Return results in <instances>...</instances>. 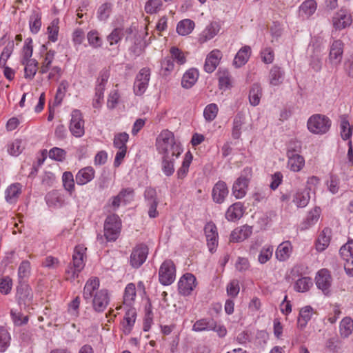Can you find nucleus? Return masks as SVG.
Segmentation results:
<instances>
[{
  "label": "nucleus",
  "mask_w": 353,
  "mask_h": 353,
  "mask_svg": "<svg viewBox=\"0 0 353 353\" xmlns=\"http://www.w3.org/2000/svg\"><path fill=\"white\" fill-rule=\"evenodd\" d=\"M99 279L90 278L87 281L83 291V298L86 303H92L93 310L103 312L110 302L108 292L105 289L99 290Z\"/></svg>",
  "instance_id": "1"
},
{
  "label": "nucleus",
  "mask_w": 353,
  "mask_h": 353,
  "mask_svg": "<svg viewBox=\"0 0 353 353\" xmlns=\"http://www.w3.org/2000/svg\"><path fill=\"white\" fill-rule=\"evenodd\" d=\"M157 150L162 156H175L178 158L182 152L179 143L175 141L173 133L168 130H163L156 140Z\"/></svg>",
  "instance_id": "2"
},
{
  "label": "nucleus",
  "mask_w": 353,
  "mask_h": 353,
  "mask_svg": "<svg viewBox=\"0 0 353 353\" xmlns=\"http://www.w3.org/2000/svg\"><path fill=\"white\" fill-rule=\"evenodd\" d=\"M85 251L86 248L82 245L75 247L72 255V263L65 270L67 280L74 281L83 269L85 266Z\"/></svg>",
  "instance_id": "3"
},
{
  "label": "nucleus",
  "mask_w": 353,
  "mask_h": 353,
  "mask_svg": "<svg viewBox=\"0 0 353 353\" xmlns=\"http://www.w3.org/2000/svg\"><path fill=\"white\" fill-rule=\"evenodd\" d=\"M252 176V169L245 168L242 171L240 176L234 181L232 192L236 199H242L245 196Z\"/></svg>",
  "instance_id": "4"
},
{
  "label": "nucleus",
  "mask_w": 353,
  "mask_h": 353,
  "mask_svg": "<svg viewBox=\"0 0 353 353\" xmlns=\"http://www.w3.org/2000/svg\"><path fill=\"white\" fill-rule=\"evenodd\" d=\"M307 128L313 134H322L326 133L331 125L330 119L320 114L311 116L307 121Z\"/></svg>",
  "instance_id": "5"
},
{
  "label": "nucleus",
  "mask_w": 353,
  "mask_h": 353,
  "mask_svg": "<svg viewBox=\"0 0 353 353\" xmlns=\"http://www.w3.org/2000/svg\"><path fill=\"white\" fill-rule=\"evenodd\" d=\"M121 229V221L118 215H109L104 223V236L108 241L117 239Z\"/></svg>",
  "instance_id": "6"
},
{
  "label": "nucleus",
  "mask_w": 353,
  "mask_h": 353,
  "mask_svg": "<svg viewBox=\"0 0 353 353\" xmlns=\"http://www.w3.org/2000/svg\"><path fill=\"white\" fill-rule=\"evenodd\" d=\"M176 278V268L171 260H165L161 265L159 270V280L163 285L172 284Z\"/></svg>",
  "instance_id": "7"
},
{
  "label": "nucleus",
  "mask_w": 353,
  "mask_h": 353,
  "mask_svg": "<svg viewBox=\"0 0 353 353\" xmlns=\"http://www.w3.org/2000/svg\"><path fill=\"white\" fill-rule=\"evenodd\" d=\"M315 281L316 287L325 295L328 296L330 294L332 278L329 270L321 269L318 271L315 277Z\"/></svg>",
  "instance_id": "8"
},
{
  "label": "nucleus",
  "mask_w": 353,
  "mask_h": 353,
  "mask_svg": "<svg viewBox=\"0 0 353 353\" xmlns=\"http://www.w3.org/2000/svg\"><path fill=\"white\" fill-rule=\"evenodd\" d=\"M150 79V70L148 68L140 70L137 74L134 83V92L136 95L141 96L146 90Z\"/></svg>",
  "instance_id": "9"
},
{
  "label": "nucleus",
  "mask_w": 353,
  "mask_h": 353,
  "mask_svg": "<svg viewBox=\"0 0 353 353\" xmlns=\"http://www.w3.org/2000/svg\"><path fill=\"white\" fill-rule=\"evenodd\" d=\"M69 129L75 137H81L84 134V120L80 110H74L72 112Z\"/></svg>",
  "instance_id": "10"
},
{
  "label": "nucleus",
  "mask_w": 353,
  "mask_h": 353,
  "mask_svg": "<svg viewBox=\"0 0 353 353\" xmlns=\"http://www.w3.org/2000/svg\"><path fill=\"white\" fill-rule=\"evenodd\" d=\"M332 21L334 28L337 30H341L350 26L352 19L349 11L342 8L334 14Z\"/></svg>",
  "instance_id": "11"
},
{
  "label": "nucleus",
  "mask_w": 353,
  "mask_h": 353,
  "mask_svg": "<svg viewBox=\"0 0 353 353\" xmlns=\"http://www.w3.org/2000/svg\"><path fill=\"white\" fill-rule=\"evenodd\" d=\"M340 254L344 260V269L350 276H353V240L348 241L340 249Z\"/></svg>",
  "instance_id": "12"
},
{
  "label": "nucleus",
  "mask_w": 353,
  "mask_h": 353,
  "mask_svg": "<svg viewBox=\"0 0 353 353\" xmlns=\"http://www.w3.org/2000/svg\"><path fill=\"white\" fill-rule=\"evenodd\" d=\"M148 254V248L144 244H139L133 248L131 255L130 263V265L134 268H139L146 260Z\"/></svg>",
  "instance_id": "13"
},
{
  "label": "nucleus",
  "mask_w": 353,
  "mask_h": 353,
  "mask_svg": "<svg viewBox=\"0 0 353 353\" xmlns=\"http://www.w3.org/2000/svg\"><path fill=\"white\" fill-rule=\"evenodd\" d=\"M144 198L148 207V215L150 218H155L159 215L157 207L159 201L157 197L156 190L152 188H148L144 192Z\"/></svg>",
  "instance_id": "14"
},
{
  "label": "nucleus",
  "mask_w": 353,
  "mask_h": 353,
  "mask_svg": "<svg viewBox=\"0 0 353 353\" xmlns=\"http://www.w3.org/2000/svg\"><path fill=\"white\" fill-rule=\"evenodd\" d=\"M179 292L183 296L190 294L196 287V277L190 273L183 275L178 283Z\"/></svg>",
  "instance_id": "15"
},
{
  "label": "nucleus",
  "mask_w": 353,
  "mask_h": 353,
  "mask_svg": "<svg viewBox=\"0 0 353 353\" xmlns=\"http://www.w3.org/2000/svg\"><path fill=\"white\" fill-rule=\"evenodd\" d=\"M343 54V43L341 40H334L330 48L329 62L332 65H338L342 60Z\"/></svg>",
  "instance_id": "16"
},
{
  "label": "nucleus",
  "mask_w": 353,
  "mask_h": 353,
  "mask_svg": "<svg viewBox=\"0 0 353 353\" xmlns=\"http://www.w3.org/2000/svg\"><path fill=\"white\" fill-rule=\"evenodd\" d=\"M207 245L210 252H214L218 245V233L216 227L212 223H208L204 228Z\"/></svg>",
  "instance_id": "17"
},
{
  "label": "nucleus",
  "mask_w": 353,
  "mask_h": 353,
  "mask_svg": "<svg viewBox=\"0 0 353 353\" xmlns=\"http://www.w3.org/2000/svg\"><path fill=\"white\" fill-rule=\"evenodd\" d=\"M94 176V169L91 166H87L77 172L75 176L76 183L79 185H83L92 181Z\"/></svg>",
  "instance_id": "18"
},
{
  "label": "nucleus",
  "mask_w": 353,
  "mask_h": 353,
  "mask_svg": "<svg viewBox=\"0 0 353 353\" xmlns=\"http://www.w3.org/2000/svg\"><path fill=\"white\" fill-rule=\"evenodd\" d=\"M229 191L226 183L224 181H219L212 189V199L216 203H222L228 195Z\"/></svg>",
  "instance_id": "19"
},
{
  "label": "nucleus",
  "mask_w": 353,
  "mask_h": 353,
  "mask_svg": "<svg viewBox=\"0 0 353 353\" xmlns=\"http://www.w3.org/2000/svg\"><path fill=\"white\" fill-rule=\"evenodd\" d=\"M16 297L19 304H24L31 302L33 298V294L31 288L26 283H19L17 289Z\"/></svg>",
  "instance_id": "20"
},
{
  "label": "nucleus",
  "mask_w": 353,
  "mask_h": 353,
  "mask_svg": "<svg viewBox=\"0 0 353 353\" xmlns=\"http://www.w3.org/2000/svg\"><path fill=\"white\" fill-rule=\"evenodd\" d=\"M310 200V192L307 190H298L292 192V203L298 208L306 207Z\"/></svg>",
  "instance_id": "21"
},
{
  "label": "nucleus",
  "mask_w": 353,
  "mask_h": 353,
  "mask_svg": "<svg viewBox=\"0 0 353 353\" xmlns=\"http://www.w3.org/2000/svg\"><path fill=\"white\" fill-rule=\"evenodd\" d=\"M22 192V185L14 183L10 185L5 190L6 201L10 204L16 203Z\"/></svg>",
  "instance_id": "22"
},
{
  "label": "nucleus",
  "mask_w": 353,
  "mask_h": 353,
  "mask_svg": "<svg viewBox=\"0 0 353 353\" xmlns=\"http://www.w3.org/2000/svg\"><path fill=\"white\" fill-rule=\"evenodd\" d=\"M220 24L216 21H212L208 24L199 35L200 43H205L214 38L219 32Z\"/></svg>",
  "instance_id": "23"
},
{
  "label": "nucleus",
  "mask_w": 353,
  "mask_h": 353,
  "mask_svg": "<svg viewBox=\"0 0 353 353\" xmlns=\"http://www.w3.org/2000/svg\"><path fill=\"white\" fill-rule=\"evenodd\" d=\"M137 312L134 307H130L124 316L123 320L121 322L123 332L125 334H129L136 321Z\"/></svg>",
  "instance_id": "24"
},
{
  "label": "nucleus",
  "mask_w": 353,
  "mask_h": 353,
  "mask_svg": "<svg viewBox=\"0 0 353 353\" xmlns=\"http://www.w3.org/2000/svg\"><path fill=\"white\" fill-rule=\"evenodd\" d=\"M221 58V53L218 50H212L206 57L204 70L208 73L215 70Z\"/></svg>",
  "instance_id": "25"
},
{
  "label": "nucleus",
  "mask_w": 353,
  "mask_h": 353,
  "mask_svg": "<svg viewBox=\"0 0 353 353\" xmlns=\"http://www.w3.org/2000/svg\"><path fill=\"white\" fill-rule=\"evenodd\" d=\"M288 168L292 172L301 171L305 165V159L300 154L287 153Z\"/></svg>",
  "instance_id": "26"
},
{
  "label": "nucleus",
  "mask_w": 353,
  "mask_h": 353,
  "mask_svg": "<svg viewBox=\"0 0 353 353\" xmlns=\"http://www.w3.org/2000/svg\"><path fill=\"white\" fill-rule=\"evenodd\" d=\"M317 4L314 0L303 1L299 9V15L303 19L310 17L316 10Z\"/></svg>",
  "instance_id": "27"
},
{
  "label": "nucleus",
  "mask_w": 353,
  "mask_h": 353,
  "mask_svg": "<svg viewBox=\"0 0 353 353\" xmlns=\"http://www.w3.org/2000/svg\"><path fill=\"white\" fill-rule=\"evenodd\" d=\"M243 205L241 202H236L231 205L227 210L225 218L229 221H234L239 219L243 214Z\"/></svg>",
  "instance_id": "28"
},
{
  "label": "nucleus",
  "mask_w": 353,
  "mask_h": 353,
  "mask_svg": "<svg viewBox=\"0 0 353 353\" xmlns=\"http://www.w3.org/2000/svg\"><path fill=\"white\" fill-rule=\"evenodd\" d=\"M292 252V244L287 241L279 245L275 252V256L279 261H285L290 258Z\"/></svg>",
  "instance_id": "29"
},
{
  "label": "nucleus",
  "mask_w": 353,
  "mask_h": 353,
  "mask_svg": "<svg viewBox=\"0 0 353 353\" xmlns=\"http://www.w3.org/2000/svg\"><path fill=\"white\" fill-rule=\"evenodd\" d=\"M252 233V228L248 225H243L236 228L230 234V241L240 242L248 238Z\"/></svg>",
  "instance_id": "30"
},
{
  "label": "nucleus",
  "mask_w": 353,
  "mask_h": 353,
  "mask_svg": "<svg viewBox=\"0 0 353 353\" xmlns=\"http://www.w3.org/2000/svg\"><path fill=\"white\" fill-rule=\"evenodd\" d=\"M215 328V321L210 318H203L197 320L192 326V330L196 332L211 331Z\"/></svg>",
  "instance_id": "31"
},
{
  "label": "nucleus",
  "mask_w": 353,
  "mask_h": 353,
  "mask_svg": "<svg viewBox=\"0 0 353 353\" xmlns=\"http://www.w3.org/2000/svg\"><path fill=\"white\" fill-rule=\"evenodd\" d=\"M251 54V48L248 46L242 47L236 53L233 64L236 68H240L245 65L249 59Z\"/></svg>",
  "instance_id": "32"
},
{
  "label": "nucleus",
  "mask_w": 353,
  "mask_h": 353,
  "mask_svg": "<svg viewBox=\"0 0 353 353\" xmlns=\"http://www.w3.org/2000/svg\"><path fill=\"white\" fill-rule=\"evenodd\" d=\"M45 199L46 203L50 207L59 208L64 203L63 196L57 190L48 192Z\"/></svg>",
  "instance_id": "33"
},
{
  "label": "nucleus",
  "mask_w": 353,
  "mask_h": 353,
  "mask_svg": "<svg viewBox=\"0 0 353 353\" xmlns=\"http://www.w3.org/2000/svg\"><path fill=\"white\" fill-rule=\"evenodd\" d=\"M353 332V320L349 316L344 317L339 324V334L342 339H347Z\"/></svg>",
  "instance_id": "34"
},
{
  "label": "nucleus",
  "mask_w": 353,
  "mask_h": 353,
  "mask_svg": "<svg viewBox=\"0 0 353 353\" xmlns=\"http://www.w3.org/2000/svg\"><path fill=\"white\" fill-rule=\"evenodd\" d=\"M199 78V72L194 68L188 70L183 76L181 85L185 88H192Z\"/></svg>",
  "instance_id": "35"
},
{
  "label": "nucleus",
  "mask_w": 353,
  "mask_h": 353,
  "mask_svg": "<svg viewBox=\"0 0 353 353\" xmlns=\"http://www.w3.org/2000/svg\"><path fill=\"white\" fill-rule=\"evenodd\" d=\"M330 233L329 228H325L320 233L316 242V249L318 252H323L328 247L330 242Z\"/></svg>",
  "instance_id": "36"
},
{
  "label": "nucleus",
  "mask_w": 353,
  "mask_h": 353,
  "mask_svg": "<svg viewBox=\"0 0 353 353\" xmlns=\"http://www.w3.org/2000/svg\"><path fill=\"white\" fill-rule=\"evenodd\" d=\"M31 274L30 263L27 261H23L18 268V281L19 283H26Z\"/></svg>",
  "instance_id": "37"
},
{
  "label": "nucleus",
  "mask_w": 353,
  "mask_h": 353,
  "mask_svg": "<svg viewBox=\"0 0 353 353\" xmlns=\"http://www.w3.org/2000/svg\"><path fill=\"white\" fill-rule=\"evenodd\" d=\"M284 71L279 67L274 66L270 72V83L273 86L281 85L284 80Z\"/></svg>",
  "instance_id": "38"
},
{
  "label": "nucleus",
  "mask_w": 353,
  "mask_h": 353,
  "mask_svg": "<svg viewBox=\"0 0 353 353\" xmlns=\"http://www.w3.org/2000/svg\"><path fill=\"white\" fill-rule=\"evenodd\" d=\"M341 136L343 140L349 139L352 134L353 125H350L345 115L340 117Z\"/></svg>",
  "instance_id": "39"
},
{
  "label": "nucleus",
  "mask_w": 353,
  "mask_h": 353,
  "mask_svg": "<svg viewBox=\"0 0 353 353\" xmlns=\"http://www.w3.org/2000/svg\"><path fill=\"white\" fill-rule=\"evenodd\" d=\"M195 26L194 22L189 19L180 21L176 26V32L182 36L188 35L194 30Z\"/></svg>",
  "instance_id": "40"
},
{
  "label": "nucleus",
  "mask_w": 353,
  "mask_h": 353,
  "mask_svg": "<svg viewBox=\"0 0 353 353\" xmlns=\"http://www.w3.org/2000/svg\"><path fill=\"white\" fill-rule=\"evenodd\" d=\"M262 96V89L259 83L252 85L249 92V102L251 105L256 106L259 104Z\"/></svg>",
  "instance_id": "41"
},
{
  "label": "nucleus",
  "mask_w": 353,
  "mask_h": 353,
  "mask_svg": "<svg viewBox=\"0 0 353 353\" xmlns=\"http://www.w3.org/2000/svg\"><path fill=\"white\" fill-rule=\"evenodd\" d=\"M176 159L175 156L168 157V154L162 156L161 168L166 176H170L174 173Z\"/></svg>",
  "instance_id": "42"
},
{
  "label": "nucleus",
  "mask_w": 353,
  "mask_h": 353,
  "mask_svg": "<svg viewBox=\"0 0 353 353\" xmlns=\"http://www.w3.org/2000/svg\"><path fill=\"white\" fill-rule=\"evenodd\" d=\"M314 314L313 308L310 306H305L303 307L299 312L298 319V325L301 328L306 326L308 321L311 319Z\"/></svg>",
  "instance_id": "43"
},
{
  "label": "nucleus",
  "mask_w": 353,
  "mask_h": 353,
  "mask_svg": "<svg viewBox=\"0 0 353 353\" xmlns=\"http://www.w3.org/2000/svg\"><path fill=\"white\" fill-rule=\"evenodd\" d=\"M325 348L332 353H343V346L341 341L337 337L328 339L325 342Z\"/></svg>",
  "instance_id": "44"
},
{
  "label": "nucleus",
  "mask_w": 353,
  "mask_h": 353,
  "mask_svg": "<svg viewBox=\"0 0 353 353\" xmlns=\"http://www.w3.org/2000/svg\"><path fill=\"white\" fill-rule=\"evenodd\" d=\"M244 117L242 114H237L233 119L232 136L234 139H239L241 135V128L244 124Z\"/></svg>",
  "instance_id": "45"
},
{
  "label": "nucleus",
  "mask_w": 353,
  "mask_h": 353,
  "mask_svg": "<svg viewBox=\"0 0 353 353\" xmlns=\"http://www.w3.org/2000/svg\"><path fill=\"white\" fill-rule=\"evenodd\" d=\"M25 65L24 77L26 79H32L37 71L38 62L37 60H29L28 61H21Z\"/></svg>",
  "instance_id": "46"
},
{
  "label": "nucleus",
  "mask_w": 353,
  "mask_h": 353,
  "mask_svg": "<svg viewBox=\"0 0 353 353\" xmlns=\"http://www.w3.org/2000/svg\"><path fill=\"white\" fill-rule=\"evenodd\" d=\"M11 336L6 327L0 326V352H4L10 346Z\"/></svg>",
  "instance_id": "47"
},
{
  "label": "nucleus",
  "mask_w": 353,
  "mask_h": 353,
  "mask_svg": "<svg viewBox=\"0 0 353 353\" xmlns=\"http://www.w3.org/2000/svg\"><path fill=\"white\" fill-rule=\"evenodd\" d=\"M136 297V288L134 283L127 285L124 292L123 303L128 306H131Z\"/></svg>",
  "instance_id": "48"
},
{
  "label": "nucleus",
  "mask_w": 353,
  "mask_h": 353,
  "mask_svg": "<svg viewBox=\"0 0 353 353\" xmlns=\"http://www.w3.org/2000/svg\"><path fill=\"white\" fill-rule=\"evenodd\" d=\"M313 283L309 277H302L298 279L294 286L295 291L298 292H305L312 286Z\"/></svg>",
  "instance_id": "49"
},
{
  "label": "nucleus",
  "mask_w": 353,
  "mask_h": 353,
  "mask_svg": "<svg viewBox=\"0 0 353 353\" xmlns=\"http://www.w3.org/2000/svg\"><path fill=\"white\" fill-rule=\"evenodd\" d=\"M55 54L56 52L53 50H50L46 52L45 55L43 56V60L41 62V67L40 69V72L41 74H45L50 70Z\"/></svg>",
  "instance_id": "50"
},
{
  "label": "nucleus",
  "mask_w": 353,
  "mask_h": 353,
  "mask_svg": "<svg viewBox=\"0 0 353 353\" xmlns=\"http://www.w3.org/2000/svg\"><path fill=\"white\" fill-rule=\"evenodd\" d=\"M59 20L54 19L47 28L49 41L56 42L58 40Z\"/></svg>",
  "instance_id": "51"
},
{
  "label": "nucleus",
  "mask_w": 353,
  "mask_h": 353,
  "mask_svg": "<svg viewBox=\"0 0 353 353\" xmlns=\"http://www.w3.org/2000/svg\"><path fill=\"white\" fill-rule=\"evenodd\" d=\"M219 108L216 103L208 104L203 110V117L208 121H212L217 116Z\"/></svg>",
  "instance_id": "52"
},
{
  "label": "nucleus",
  "mask_w": 353,
  "mask_h": 353,
  "mask_svg": "<svg viewBox=\"0 0 353 353\" xmlns=\"http://www.w3.org/2000/svg\"><path fill=\"white\" fill-rule=\"evenodd\" d=\"M63 185L70 194L74 190V181L72 172H65L62 176Z\"/></svg>",
  "instance_id": "53"
},
{
  "label": "nucleus",
  "mask_w": 353,
  "mask_h": 353,
  "mask_svg": "<svg viewBox=\"0 0 353 353\" xmlns=\"http://www.w3.org/2000/svg\"><path fill=\"white\" fill-rule=\"evenodd\" d=\"M273 247L271 245L264 246L260 251L258 256V261L261 264H265L272 256Z\"/></svg>",
  "instance_id": "54"
},
{
  "label": "nucleus",
  "mask_w": 353,
  "mask_h": 353,
  "mask_svg": "<svg viewBox=\"0 0 353 353\" xmlns=\"http://www.w3.org/2000/svg\"><path fill=\"white\" fill-rule=\"evenodd\" d=\"M129 139V135L126 132L117 134L114 138V145L119 150L127 149L126 143Z\"/></svg>",
  "instance_id": "55"
},
{
  "label": "nucleus",
  "mask_w": 353,
  "mask_h": 353,
  "mask_svg": "<svg viewBox=\"0 0 353 353\" xmlns=\"http://www.w3.org/2000/svg\"><path fill=\"white\" fill-rule=\"evenodd\" d=\"M88 41L92 48H98L102 45V39L96 30H91L87 34Z\"/></svg>",
  "instance_id": "56"
},
{
  "label": "nucleus",
  "mask_w": 353,
  "mask_h": 353,
  "mask_svg": "<svg viewBox=\"0 0 353 353\" xmlns=\"http://www.w3.org/2000/svg\"><path fill=\"white\" fill-rule=\"evenodd\" d=\"M12 288V280L8 276L0 279V293L7 295L10 293Z\"/></svg>",
  "instance_id": "57"
},
{
  "label": "nucleus",
  "mask_w": 353,
  "mask_h": 353,
  "mask_svg": "<svg viewBox=\"0 0 353 353\" xmlns=\"http://www.w3.org/2000/svg\"><path fill=\"white\" fill-rule=\"evenodd\" d=\"M163 6L161 0H149L145 3V10L148 14L158 12Z\"/></svg>",
  "instance_id": "58"
},
{
  "label": "nucleus",
  "mask_w": 353,
  "mask_h": 353,
  "mask_svg": "<svg viewBox=\"0 0 353 353\" xmlns=\"http://www.w3.org/2000/svg\"><path fill=\"white\" fill-rule=\"evenodd\" d=\"M10 315L12 320L16 326H21L28 323V316H23L20 312L17 310H11Z\"/></svg>",
  "instance_id": "59"
},
{
  "label": "nucleus",
  "mask_w": 353,
  "mask_h": 353,
  "mask_svg": "<svg viewBox=\"0 0 353 353\" xmlns=\"http://www.w3.org/2000/svg\"><path fill=\"white\" fill-rule=\"evenodd\" d=\"M123 37V31L121 28H114L107 37V40L110 46L118 43Z\"/></svg>",
  "instance_id": "60"
},
{
  "label": "nucleus",
  "mask_w": 353,
  "mask_h": 353,
  "mask_svg": "<svg viewBox=\"0 0 353 353\" xmlns=\"http://www.w3.org/2000/svg\"><path fill=\"white\" fill-rule=\"evenodd\" d=\"M170 54L173 60H174L179 65H183L186 62V58L184 53L176 47H172L170 48Z\"/></svg>",
  "instance_id": "61"
},
{
  "label": "nucleus",
  "mask_w": 353,
  "mask_h": 353,
  "mask_svg": "<svg viewBox=\"0 0 353 353\" xmlns=\"http://www.w3.org/2000/svg\"><path fill=\"white\" fill-rule=\"evenodd\" d=\"M65 155L66 152L59 148L54 147L49 151L50 158L58 161H62L63 159H65Z\"/></svg>",
  "instance_id": "62"
},
{
  "label": "nucleus",
  "mask_w": 353,
  "mask_h": 353,
  "mask_svg": "<svg viewBox=\"0 0 353 353\" xmlns=\"http://www.w3.org/2000/svg\"><path fill=\"white\" fill-rule=\"evenodd\" d=\"M29 25L30 31L34 34H37L41 26V17L38 14L32 15L30 18Z\"/></svg>",
  "instance_id": "63"
},
{
  "label": "nucleus",
  "mask_w": 353,
  "mask_h": 353,
  "mask_svg": "<svg viewBox=\"0 0 353 353\" xmlns=\"http://www.w3.org/2000/svg\"><path fill=\"white\" fill-rule=\"evenodd\" d=\"M240 288L239 281L236 279L231 281L227 285L226 291L228 296L236 297L239 293Z\"/></svg>",
  "instance_id": "64"
}]
</instances>
